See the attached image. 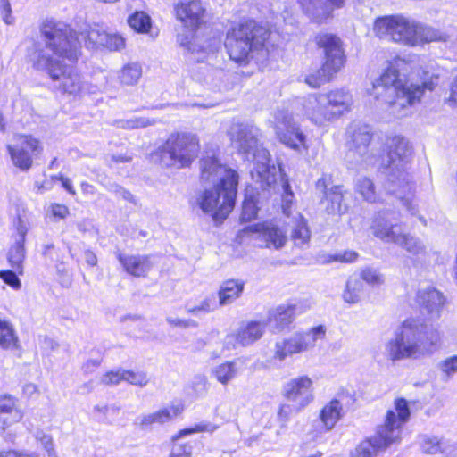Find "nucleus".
I'll return each instance as SVG.
<instances>
[{"label": "nucleus", "instance_id": "bb28decb", "mask_svg": "<svg viewBox=\"0 0 457 457\" xmlns=\"http://www.w3.org/2000/svg\"><path fill=\"white\" fill-rule=\"evenodd\" d=\"M117 258L125 271L134 277H145L153 266L150 256L147 255H128L118 253Z\"/></svg>", "mask_w": 457, "mask_h": 457}, {"label": "nucleus", "instance_id": "4be33fe9", "mask_svg": "<svg viewBox=\"0 0 457 457\" xmlns=\"http://www.w3.org/2000/svg\"><path fill=\"white\" fill-rule=\"evenodd\" d=\"M303 12L313 22L323 23L341 8L344 0H298Z\"/></svg>", "mask_w": 457, "mask_h": 457}, {"label": "nucleus", "instance_id": "774afa93", "mask_svg": "<svg viewBox=\"0 0 457 457\" xmlns=\"http://www.w3.org/2000/svg\"><path fill=\"white\" fill-rule=\"evenodd\" d=\"M102 362L101 358L96 359H88L86 362L82 365V370L85 374H90L95 371L96 368L100 366Z\"/></svg>", "mask_w": 457, "mask_h": 457}, {"label": "nucleus", "instance_id": "052dcab7", "mask_svg": "<svg viewBox=\"0 0 457 457\" xmlns=\"http://www.w3.org/2000/svg\"><path fill=\"white\" fill-rule=\"evenodd\" d=\"M0 12L4 22L7 25H12L15 21L12 15V7L9 0H0Z\"/></svg>", "mask_w": 457, "mask_h": 457}, {"label": "nucleus", "instance_id": "de8ad7c7", "mask_svg": "<svg viewBox=\"0 0 457 457\" xmlns=\"http://www.w3.org/2000/svg\"><path fill=\"white\" fill-rule=\"evenodd\" d=\"M149 377L145 371L143 370H124V381L139 387H145L149 383Z\"/></svg>", "mask_w": 457, "mask_h": 457}, {"label": "nucleus", "instance_id": "9b49d317", "mask_svg": "<svg viewBox=\"0 0 457 457\" xmlns=\"http://www.w3.org/2000/svg\"><path fill=\"white\" fill-rule=\"evenodd\" d=\"M199 149V141L195 135L181 133L170 135L159 149L158 154L163 166L181 169L193 162Z\"/></svg>", "mask_w": 457, "mask_h": 457}, {"label": "nucleus", "instance_id": "13d9d810", "mask_svg": "<svg viewBox=\"0 0 457 457\" xmlns=\"http://www.w3.org/2000/svg\"><path fill=\"white\" fill-rule=\"evenodd\" d=\"M192 445L188 443H174L170 457H191Z\"/></svg>", "mask_w": 457, "mask_h": 457}, {"label": "nucleus", "instance_id": "f3484780", "mask_svg": "<svg viewBox=\"0 0 457 457\" xmlns=\"http://www.w3.org/2000/svg\"><path fill=\"white\" fill-rule=\"evenodd\" d=\"M350 140L346 159L349 162L361 164L371 159L370 144L372 137L371 129L366 124H353L348 129Z\"/></svg>", "mask_w": 457, "mask_h": 457}, {"label": "nucleus", "instance_id": "338daca9", "mask_svg": "<svg viewBox=\"0 0 457 457\" xmlns=\"http://www.w3.org/2000/svg\"><path fill=\"white\" fill-rule=\"evenodd\" d=\"M167 322L172 326L183 327V328L197 326V323L193 320H182V319L171 318V317L167 318Z\"/></svg>", "mask_w": 457, "mask_h": 457}, {"label": "nucleus", "instance_id": "79ce46f5", "mask_svg": "<svg viewBox=\"0 0 457 457\" xmlns=\"http://www.w3.org/2000/svg\"><path fill=\"white\" fill-rule=\"evenodd\" d=\"M112 124L118 129H137L154 125V120L145 117H132L114 120Z\"/></svg>", "mask_w": 457, "mask_h": 457}, {"label": "nucleus", "instance_id": "bf43d9fd", "mask_svg": "<svg viewBox=\"0 0 457 457\" xmlns=\"http://www.w3.org/2000/svg\"><path fill=\"white\" fill-rule=\"evenodd\" d=\"M302 410L296 409L295 403H283L280 405V408L278 411V418L282 422H287L289 417L294 414L301 411Z\"/></svg>", "mask_w": 457, "mask_h": 457}, {"label": "nucleus", "instance_id": "58836bf2", "mask_svg": "<svg viewBox=\"0 0 457 457\" xmlns=\"http://www.w3.org/2000/svg\"><path fill=\"white\" fill-rule=\"evenodd\" d=\"M326 199L330 202L327 206L328 213L341 214L345 212L346 207L343 205V192L340 186H334L326 193Z\"/></svg>", "mask_w": 457, "mask_h": 457}, {"label": "nucleus", "instance_id": "393cba45", "mask_svg": "<svg viewBox=\"0 0 457 457\" xmlns=\"http://www.w3.org/2000/svg\"><path fill=\"white\" fill-rule=\"evenodd\" d=\"M183 411V406L180 404H171L165 406L154 412L140 415L136 419V423L145 429L154 424L162 425L170 422L180 415Z\"/></svg>", "mask_w": 457, "mask_h": 457}, {"label": "nucleus", "instance_id": "a211bd4d", "mask_svg": "<svg viewBox=\"0 0 457 457\" xmlns=\"http://www.w3.org/2000/svg\"><path fill=\"white\" fill-rule=\"evenodd\" d=\"M41 150L40 142L29 135H18L15 137V143L7 145L12 164L22 171L31 168L33 155Z\"/></svg>", "mask_w": 457, "mask_h": 457}, {"label": "nucleus", "instance_id": "6ab92c4d", "mask_svg": "<svg viewBox=\"0 0 457 457\" xmlns=\"http://www.w3.org/2000/svg\"><path fill=\"white\" fill-rule=\"evenodd\" d=\"M370 228L378 239L384 243L394 244L398 239L403 226L398 212L384 209L374 216Z\"/></svg>", "mask_w": 457, "mask_h": 457}, {"label": "nucleus", "instance_id": "49530a36", "mask_svg": "<svg viewBox=\"0 0 457 457\" xmlns=\"http://www.w3.org/2000/svg\"><path fill=\"white\" fill-rule=\"evenodd\" d=\"M216 309V301L214 296H208L195 305H186L187 313L198 316L200 313H208Z\"/></svg>", "mask_w": 457, "mask_h": 457}, {"label": "nucleus", "instance_id": "b1692460", "mask_svg": "<svg viewBox=\"0 0 457 457\" xmlns=\"http://www.w3.org/2000/svg\"><path fill=\"white\" fill-rule=\"evenodd\" d=\"M249 230L259 234V239L270 249L279 250L286 245V231L273 222L256 223L249 227Z\"/></svg>", "mask_w": 457, "mask_h": 457}, {"label": "nucleus", "instance_id": "603ef678", "mask_svg": "<svg viewBox=\"0 0 457 457\" xmlns=\"http://www.w3.org/2000/svg\"><path fill=\"white\" fill-rule=\"evenodd\" d=\"M124 381V370H112L104 374L100 378V383L105 386H116Z\"/></svg>", "mask_w": 457, "mask_h": 457}, {"label": "nucleus", "instance_id": "680f3d73", "mask_svg": "<svg viewBox=\"0 0 457 457\" xmlns=\"http://www.w3.org/2000/svg\"><path fill=\"white\" fill-rule=\"evenodd\" d=\"M11 411H21L17 409L15 404V399L11 396H1L0 397V414H4Z\"/></svg>", "mask_w": 457, "mask_h": 457}, {"label": "nucleus", "instance_id": "7ed1b4c3", "mask_svg": "<svg viewBox=\"0 0 457 457\" xmlns=\"http://www.w3.org/2000/svg\"><path fill=\"white\" fill-rule=\"evenodd\" d=\"M440 340L438 329L420 320L403 321L394 338L386 342L385 353L393 362L406 359H420L431 354Z\"/></svg>", "mask_w": 457, "mask_h": 457}, {"label": "nucleus", "instance_id": "e433bc0d", "mask_svg": "<svg viewBox=\"0 0 457 457\" xmlns=\"http://www.w3.org/2000/svg\"><path fill=\"white\" fill-rule=\"evenodd\" d=\"M238 373V368L236 361H227L216 366L212 370L215 378L222 385H227L234 379Z\"/></svg>", "mask_w": 457, "mask_h": 457}, {"label": "nucleus", "instance_id": "473e14b6", "mask_svg": "<svg viewBox=\"0 0 457 457\" xmlns=\"http://www.w3.org/2000/svg\"><path fill=\"white\" fill-rule=\"evenodd\" d=\"M257 213V193L253 188H246L245 200L242 204L241 220L250 221L256 218Z\"/></svg>", "mask_w": 457, "mask_h": 457}, {"label": "nucleus", "instance_id": "c756f323", "mask_svg": "<svg viewBox=\"0 0 457 457\" xmlns=\"http://www.w3.org/2000/svg\"><path fill=\"white\" fill-rule=\"evenodd\" d=\"M422 451L428 454L442 453L445 457L457 456V445L436 436H422L420 438Z\"/></svg>", "mask_w": 457, "mask_h": 457}, {"label": "nucleus", "instance_id": "5701e85b", "mask_svg": "<svg viewBox=\"0 0 457 457\" xmlns=\"http://www.w3.org/2000/svg\"><path fill=\"white\" fill-rule=\"evenodd\" d=\"M445 298L444 295L434 287L420 288L416 295V303L421 312L428 316L430 320H436L440 317Z\"/></svg>", "mask_w": 457, "mask_h": 457}, {"label": "nucleus", "instance_id": "aec40b11", "mask_svg": "<svg viewBox=\"0 0 457 457\" xmlns=\"http://www.w3.org/2000/svg\"><path fill=\"white\" fill-rule=\"evenodd\" d=\"M266 326L265 321H244L240 324L236 333L226 336L224 346L228 350L235 349L237 345L244 347L250 346L262 338Z\"/></svg>", "mask_w": 457, "mask_h": 457}, {"label": "nucleus", "instance_id": "ddd939ff", "mask_svg": "<svg viewBox=\"0 0 457 457\" xmlns=\"http://www.w3.org/2000/svg\"><path fill=\"white\" fill-rule=\"evenodd\" d=\"M325 335L326 328L322 325L306 332H295L275 343L273 358L283 361L288 356L307 352L315 346L318 340L323 339Z\"/></svg>", "mask_w": 457, "mask_h": 457}, {"label": "nucleus", "instance_id": "39448f33", "mask_svg": "<svg viewBox=\"0 0 457 457\" xmlns=\"http://www.w3.org/2000/svg\"><path fill=\"white\" fill-rule=\"evenodd\" d=\"M260 129L250 123L233 120L228 129L231 144L248 161L253 163V178L260 182L263 190L277 181V169L270 164V154L259 145Z\"/></svg>", "mask_w": 457, "mask_h": 457}, {"label": "nucleus", "instance_id": "8fccbe9b", "mask_svg": "<svg viewBox=\"0 0 457 457\" xmlns=\"http://www.w3.org/2000/svg\"><path fill=\"white\" fill-rule=\"evenodd\" d=\"M438 370L444 376L445 379H449L457 373V355L448 357L437 365Z\"/></svg>", "mask_w": 457, "mask_h": 457}, {"label": "nucleus", "instance_id": "20e7f679", "mask_svg": "<svg viewBox=\"0 0 457 457\" xmlns=\"http://www.w3.org/2000/svg\"><path fill=\"white\" fill-rule=\"evenodd\" d=\"M412 150L408 140L403 137H394L389 144L388 164L383 168L386 176L384 187L390 195L406 208L411 215H417L418 209L413 203L414 183L408 172Z\"/></svg>", "mask_w": 457, "mask_h": 457}, {"label": "nucleus", "instance_id": "3c124183", "mask_svg": "<svg viewBox=\"0 0 457 457\" xmlns=\"http://www.w3.org/2000/svg\"><path fill=\"white\" fill-rule=\"evenodd\" d=\"M18 275H20L16 270H0V278L8 286L12 287L13 289H20L21 287V283L20 278H18Z\"/></svg>", "mask_w": 457, "mask_h": 457}, {"label": "nucleus", "instance_id": "5fc2aeb1", "mask_svg": "<svg viewBox=\"0 0 457 457\" xmlns=\"http://www.w3.org/2000/svg\"><path fill=\"white\" fill-rule=\"evenodd\" d=\"M22 418L21 411H11L4 414H0V429L4 431L7 428L14 423L19 422Z\"/></svg>", "mask_w": 457, "mask_h": 457}, {"label": "nucleus", "instance_id": "f704fd0d", "mask_svg": "<svg viewBox=\"0 0 457 457\" xmlns=\"http://www.w3.org/2000/svg\"><path fill=\"white\" fill-rule=\"evenodd\" d=\"M355 190L367 202L376 203L381 200L380 195L376 192L374 183L367 177H361L356 180Z\"/></svg>", "mask_w": 457, "mask_h": 457}, {"label": "nucleus", "instance_id": "a19ab883", "mask_svg": "<svg viewBox=\"0 0 457 457\" xmlns=\"http://www.w3.org/2000/svg\"><path fill=\"white\" fill-rule=\"evenodd\" d=\"M362 291V281L357 277H351L343 293V299L348 303H356L360 301Z\"/></svg>", "mask_w": 457, "mask_h": 457}, {"label": "nucleus", "instance_id": "4468645a", "mask_svg": "<svg viewBox=\"0 0 457 457\" xmlns=\"http://www.w3.org/2000/svg\"><path fill=\"white\" fill-rule=\"evenodd\" d=\"M200 179L202 182L212 184L226 185L228 184V193L225 196V204L223 205V213L229 209L231 197L233 196L234 187L238 184V175L231 169H227L219 160L212 155H206L200 161Z\"/></svg>", "mask_w": 457, "mask_h": 457}, {"label": "nucleus", "instance_id": "7c9ffc66", "mask_svg": "<svg viewBox=\"0 0 457 457\" xmlns=\"http://www.w3.org/2000/svg\"><path fill=\"white\" fill-rule=\"evenodd\" d=\"M245 283L241 280L228 279L224 281L219 290L220 305H228L243 293Z\"/></svg>", "mask_w": 457, "mask_h": 457}, {"label": "nucleus", "instance_id": "412c9836", "mask_svg": "<svg viewBox=\"0 0 457 457\" xmlns=\"http://www.w3.org/2000/svg\"><path fill=\"white\" fill-rule=\"evenodd\" d=\"M283 395L297 410H303L313 401L312 380L307 376L290 379L283 387Z\"/></svg>", "mask_w": 457, "mask_h": 457}, {"label": "nucleus", "instance_id": "4d7b16f0", "mask_svg": "<svg viewBox=\"0 0 457 457\" xmlns=\"http://www.w3.org/2000/svg\"><path fill=\"white\" fill-rule=\"evenodd\" d=\"M107 188L110 192L113 193L117 197H120L123 200L132 203L134 204H137L134 195L129 190L125 189L121 186L118 184H110Z\"/></svg>", "mask_w": 457, "mask_h": 457}, {"label": "nucleus", "instance_id": "f257e3e1", "mask_svg": "<svg viewBox=\"0 0 457 457\" xmlns=\"http://www.w3.org/2000/svg\"><path fill=\"white\" fill-rule=\"evenodd\" d=\"M42 40L35 42L28 50V58L34 69L45 71L53 81L59 82L63 93L77 94L81 89V78L72 65L78 60L80 40L77 33L65 22L46 19L39 25Z\"/></svg>", "mask_w": 457, "mask_h": 457}, {"label": "nucleus", "instance_id": "ea45409f", "mask_svg": "<svg viewBox=\"0 0 457 457\" xmlns=\"http://www.w3.org/2000/svg\"><path fill=\"white\" fill-rule=\"evenodd\" d=\"M141 76V65L137 62H129L121 69L119 79L122 84L130 86L137 83Z\"/></svg>", "mask_w": 457, "mask_h": 457}, {"label": "nucleus", "instance_id": "f03ea898", "mask_svg": "<svg viewBox=\"0 0 457 457\" xmlns=\"http://www.w3.org/2000/svg\"><path fill=\"white\" fill-rule=\"evenodd\" d=\"M408 63L403 58H395L374 80L370 94L386 105V111L395 118H403L411 112L412 107L420 102L425 89L432 90L434 82L422 84L406 79Z\"/></svg>", "mask_w": 457, "mask_h": 457}, {"label": "nucleus", "instance_id": "1a4fd4ad", "mask_svg": "<svg viewBox=\"0 0 457 457\" xmlns=\"http://www.w3.org/2000/svg\"><path fill=\"white\" fill-rule=\"evenodd\" d=\"M205 11L201 0H181L175 6L177 19L183 24L182 30L177 35V41L189 52L206 50L204 46L196 42L195 35L196 29L204 22Z\"/></svg>", "mask_w": 457, "mask_h": 457}, {"label": "nucleus", "instance_id": "dca6fc26", "mask_svg": "<svg viewBox=\"0 0 457 457\" xmlns=\"http://www.w3.org/2000/svg\"><path fill=\"white\" fill-rule=\"evenodd\" d=\"M228 184H216L213 188L205 189L196 199V204L204 213H212L215 221H223L233 210L237 196V186H235L229 209L223 213L225 196L228 193Z\"/></svg>", "mask_w": 457, "mask_h": 457}, {"label": "nucleus", "instance_id": "c9c22d12", "mask_svg": "<svg viewBox=\"0 0 457 457\" xmlns=\"http://www.w3.org/2000/svg\"><path fill=\"white\" fill-rule=\"evenodd\" d=\"M93 411L98 421L104 424L113 425L118 420L120 407L116 404L96 405Z\"/></svg>", "mask_w": 457, "mask_h": 457}, {"label": "nucleus", "instance_id": "a18cd8bd", "mask_svg": "<svg viewBox=\"0 0 457 457\" xmlns=\"http://www.w3.org/2000/svg\"><path fill=\"white\" fill-rule=\"evenodd\" d=\"M417 45L423 42L440 41L444 39L442 33L431 27L417 23Z\"/></svg>", "mask_w": 457, "mask_h": 457}, {"label": "nucleus", "instance_id": "09e8293b", "mask_svg": "<svg viewBox=\"0 0 457 457\" xmlns=\"http://www.w3.org/2000/svg\"><path fill=\"white\" fill-rule=\"evenodd\" d=\"M219 428L218 425H214L211 422H206V423H200V424H196L195 427L193 428H184L182 430H180L179 432V434L173 437V440H178L181 437H184V436H187L193 433H199V432H209V433H212L214 432L217 428Z\"/></svg>", "mask_w": 457, "mask_h": 457}, {"label": "nucleus", "instance_id": "2eb2a0df", "mask_svg": "<svg viewBox=\"0 0 457 457\" xmlns=\"http://www.w3.org/2000/svg\"><path fill=\"white\" fill-rule=\"evenodd\" d=\"M274 130L278 141L286 147L296 153L307 151V137L287 110L278 109L274 112Z\"/></svg>", "mask_w": 457, "mask_h": 457}, {"label": "nucleus", "instance_id": "864d4df0", "mask_svg": "<svg viewBox=\"0 0 457 457\" xmlns=\"http://www.w3.org/2000/svg\"><path fill=\"white\" fill-rule=\"evenodd\" d=\"M103 46L111 51H120L125 47V39L119 34L107 33L106 42Z\"/></svg>", "mask_w": 457, "mask_h": 457}, {"label": "nucleus", "instance_id": "6e6552de", "mask_svg": "<svg viewBox=\"0 0 457 457\" xmlns=\"http://www.w3.org/2000/svg\"><path fill=\"white\" fill-rule=\"evenodd\" d=\"M303 115L313 124L323 126L333 121L350 110L352 95L344 89L325 94H311L302 100Z\"/></svg>", "mask_w": 457, "mask_h": 457}, {"label": "nucleus", "instance_id": "e2e57ef3", "mask_svg": "<svg viewBox=\"0 0 457 457\" xmlns=\"http://www.w3.org/2000/svg\"><path fill=\"white\" fill-rule=\"evenodd\" d=\"M358 256L359 254L355 251L348 250L330 256V260L342 262H353L357 260Z\"/></svg>", "mask_w": 457, "mask_h": 457}, {"label": "nucleus", "instance_id": "0e129e2a", "mask_svg": "<svg viewBox=\"0 0 457 457\" xmlns=\"http://www.w3.org/2000/svg\"><path fill=\"white\" fill-rule=\"evenodd\" d=\"M51 214L56 219H65L69 214V209L64 204H53L49 207Z\"/></svg>", "mask_w": 457, "mask_h": 457}, {"label": "nucleus", "instance_id": "c03bdc74", "mask_svg": "<svg viewBox=\"0 0 457 457\" xmlns=\"http://www.w3.org/2000/svg\"><path fill=\"white\" fill-rule=\"evenodd\" d=\"M131 29L138 33H147L152 26L151 18L144 12H136L128 19Z\"/></svg>", "mask_w": 457, "mask_h": 457}, {"label": "nucleus", "instance_id": "6e6d98bb", "mask_svg": "<svg viewBox=\"0 0 457 457\" xmlns=\"http://www.w3.org/2000/svg\"><path fill=\"white\" fill-rule=\"evenodd\" d=\"M360 279L364 280L368 284H370L373 286L380 285L384 281L383 278L379 274V272L377 270L371 269V268H367V269L363 270Z\"/></svg>", "mask_w": 457, "mask_h": 457}, {"label": "nucleus", "instance_id": "4c0bfd02", "mask_svg": "<svg viewBox=\"0 0 457 457\" xmlns=\"http://www.w3.org/2000/svg\"><path fill=\"white\" fill-rule=\"evenodd\" d=\"M80 37L87 47L97 48L103 46L106 42L107 32L99 26H96L86 32H81Z\"/></svg>", "mask_w": 457, "mask_h": 457}, {"label": "nucleus", "instance_id": "423d86ee", "mask_svg": "<svg viewBox=\"0 0 457 457\" xmlns=\"http://www.w3.org/2000/svg\"><path fill=\"white\" fill-rule=\"evenodd\" d=\"M411 411L404 398L395 400V410H388L383 424L377 427L375 435L361 441L352 453L351 457H375L401 441L404 424L409 420Z\"/></svg>", "mask_w": 457, "mask_h": 457}, {"label": "nucleus", "instance_id": "9d476101", "mask_svg": "<svg viewBox=\"0 0 457 457\" xmlns=\"http://www.w3.org/2000/svg\"><path fill=\"white\" fill-rule=\"evenodd\" d=\"M315 42L318 47L323 50L324 63L316 74H309L305 78V82L314 88L328 81L345 62V55L339 37L329 33H320L315 37Z\"/></svg>", "mask_w": 457, "mask_h": 457}, {"label": "nucleus", "instance_id": "0eeeda50", "mask_svg": "<svg viewBox=\"0 0 457 457\" xmlns=\"http://www.w3.org/2000/svg\"><path fill=\"white\" fill-rule=\"evenodd\" d=\"M269 32L254 21H247L228 31L225 47L231 60L240 65L248 63L254 53L263 50Z\"/></svg>", "mask_w": 457, "mask_h": 457}, {"label": "nucleus", "instance_id": "a878e982", "mask_svg": "<svg viewBox=\"0 0 457 457\" xmlns=\"http://www.w3.org/2000/svg\"><path fill=\"white\" fill-rule=\"evenodd\" d=\"M299 307L295 303H287L270 309L268 312L266 325H270L280 332L288 328L294 321Z\"/></svg>", "mask_w": 457, "mask_h": 457}, {"label": "nucleus", "instance_id": "69168bd1", "mask_svg": "<svg viewBox=\"0 0 457 457\" xmlns=\"http://www.w3.org/2000/svg\"><path fill=\"white\" fill-rule=\"evenodd\" d=\"M37 438L39 440L44 448L47 451L49 455L52 454L54 451L53 439L49 435H46L43 432L37 433Z\"/></svg>", "mask_w": 457, "mask_h": 457}, {"label": "nucleus", "instance_id": "37998d69", "mask_svg": "<svg viewBox=\"0 0 457 457\" xmlns=\"http://www.w3.org/2000/svg\"><path fill=\"white\" fill-rule=\"evenodd\" d=\"M18 343V337L12 326L0 319V346L2 348H14Z\"/></svg>", "mask_w": 457, "mask_h": 457}, {"label": "nucleus", "instance_id": "72a5a7b5", "mask_svg": "<svg viewBox=\"0 0 457 457\" xmlns=\"http://www.w3.org/2000/svg\"><path fill=\"white\" fill-rule=\"evenodd\" d=\"M394 245H398L405 249L408 253L418 255L424 251V245L421 241L416 237L406 233L403 230L401 231L398 236V239L395 240Z\"/></svg>", "mask_w": 457, "mask_h": 457}, {"label": "nucleus", "instance_id": "f8f14e48", "mask_svg": "<svg viewBox=\"0 0 457 457\" xmlns=\"http://www.w3.org/2000/svg\"><path fill=\"white\" fill-rule=\"evenodd\" d=\"M374 31L380 38L407 46L417 45V22L402 15L385 16L376 20Z\"/></svg>", "mask_w": 457, "mask_h": 457}, {"label": "nucleus", "instance_id": "cd10ccee", "mask_svg": "<svg viewBox=\"0 0 457 457\" xmlns=\"http://www.w3.org/2000/svg\"><path fill=\"white\" fill-rule=\"evenodd\" d=\"M343 405L337 399H332L320 411L319 433H326L334 428L342 418Z\"/></svg>", "mask_w": 457, "mask_h": 457}, {"label": "nucleus", "instance_id": "c85d7f7f", "mask_svg": "<svg viewBox=\"0 0 457 457\" xmlns=\"http://www.w3.org/2000/svg\"><path fill=\"white\" fill-rule=\"evenodd\" d=\"M17 231L18 236L13 245L8 252L7 260L12 269L16 270L20 275H22L23 262L26 254L24 243L27 230L23 225L19 224Z\"/></svg>", "mask_w": 457, "mask_h": 457}, {"label": "nucleus", "instance_id": "2f4dec72", "mask_svg": "<svg viewBox=\"0 0 457 457\" xmlns=\"http://www.w3.org/2000/svg\"><path fill=\"white\" fill-rule=\"evenodd\" d=\"M311 231L307 220L300 214L295 218L292 225L291 238L295 246L303 247L308 245Z\"/></svg>", "mask_w": 457, "mask_h": 457}]
</instances>
